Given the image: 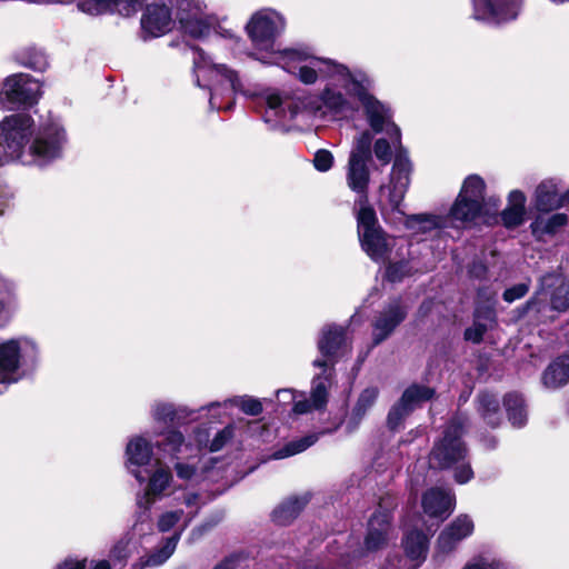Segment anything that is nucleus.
I'll use <instances>...</instances> for the list:
<instances>
[{"label":"nucleus","mask_w":569,"mask_h":569,"mask_svg":"<svg viewBox=\"0 0 569 569\" xmlns=\"http://www.w3.org/2000/svg\"><path fill=\"white\" fill-rule=\"evenodd\" d=\"M280 58L287 64L296 62V70L291 73L303 84L312 86L320 79L325 81V87L318 94L319 109L325 113L345 118L353 112L351 97L358 100L360 98V90L353 79L369 78L365 71L351 70L343 63L317 57L312 52H289Z\"/></svg>","instance_id":"1"},{"label":"nucleus","mask_w":569,"mask_h":569,"mask_svg":"<svg viewBox=\"0 0 569 569\" xmlns=\"http://www.w3.org/2000/svg\"><path fill=\"white\" fill-rule=\"evenodd\" d=\"M67 143L63 127L56 121L33 132V119L26 113L6 117L0 122V161L44 166L61 157Z\"/></svg>","instance_id":"2"},{"label":"nucleus","mask_w":569,"mask_h":569,"mask_svg":"<svg viewBox=\"0 0 569 569\" xmlns=\"http://www.w3.org/2000/svg\"><path fill=\"white\" fill-rule=\"evenodd\" d=\"M286 20L273 9H261L254 12L246 26L247 33L254 47L256 59L266 64H276L288 72L296 70V62L287 64L280 56L289 52H311L307 48L276 49V39L284 31Z\"/></svg>","instance_id":"3"},{"label":"nucleus","mask_w":569,"mask_h":569,"mask_svg":"<svg viewBox=\"0 0 569 569\" xmlns=\"http://www.w3.org/2000/svg\"><path fill=\"white\" fill-rule=\"evenodd\" d=\"M463 432L465 421L461 418L453 419L430 453V465L439 469H453L455 480L461 485L473 478L471 466L466 461L468 451L461 440Z\"/></svg>","instance_id":"4"},{"label":"nucleus","mask_w":569,"mask_h":569,"mask_svg":"<svg viewBox=\"0 0 569 569\" xmlns=\"http://www.w3.org/2000/svg\"><path fill=\"white\" fill-rule=\"evenodd\" d=\"M392 147L396 149L397 153L389 180L380 187V194L393 210L400 212V206L410 186L412 163L407 152L402 150L401 143L395 147L391 139L390 141L386 138L377 139L373 144V153L382 164H387L391 161Z\"/></svg>","instance_id":"5"},{"label":"nucleus","mask_w":569,"mask_h":569,"mask_svg":"<svg viewBox=\"0 0 569 569\" xmlns=\"http://www.w3.org/2000/svg\"><path fill=\"white\" fill-rule=\"evenodd\" d=\"M357 231L361 249L377 263H386L396 246V238L379 226L376 211L365 200L358 202Z\"/></svg>","instance_id":"6"},{"label":"nucleus","mask_w":569,"mask_h":569,"mask_svg":"<svg viewBox=\"0 0 569 569\" xmlns=\"http://www.w3.org/2000/svg\"><path fill=\"white\" fill-rule=\"evenodd\" d=\"M397 531L391 523V515L387 510L376 511L368 521L367 535L362 546L356 540H350L349 550L341 553L343 566L351 565L355 560L366 558L387 548L397 540Z\"/></svg>","instance_id":"7"},{"label":"nucleus","mask_w":569,"mask_h":569,"mask_svg":"<svg viewBox=\"0 0 569 569\" xmlns=\"http://www.w3.org/2000/svg\"><path fill=\"white\" fill-rule=\"evenodd\" d=\"M38 357L37 343L29 337L19 336L0 342V383L17 382L24 370Z\"/></svg>","instance_id":"8"},{"label":"nucleus","mask_w":569,"mask_h":569,"mask_svg":"<svg viewBox=\"0 0 569 569\" xmlns=\"http://www.w3.org/2000/svg\"><path fill=\"white\" fill-rule=\"evenodd\" d=\"M353 80L357 88L360 90L359 102L361 103L366 121L372 132H383L392 140L395 147L400 144L401 131L393 121V111L391 107L370 93V89L372 87L371 78L358 77Z\"/></svg>","instance_id":"9"},{"label":"nucleus","mask_w":569,"mask_h":569,"mask_svg":"<svg viewBox=\"0 0 569 569\" xmlns=\"http://www.w3.org/2000/svg\"><path fill=\"white\" fill-rule=\"evenodd\" d=\"M548 300L553 310L565 311L569 308V277L556 272L543 276L539 290L527 302L526 309L540 313L546 310Z\"/></svg>","instance_id":"10"},{"label":"nucleus","mask_w":569,"mask_h":569,"mask_svg":"<svg viewBox=\"0 0 569 569\" xmlns=\"http://www.w3.org/2000/svg\"><path fill=\"white\" fill-rule=\"evenodd\" d=\"M176 14L184 32L194 38L206 36L213 23L203 0H179Z\"/></svg>","instance_id":"11"},{"label":"nucleus","mask_w":569,"mask_h":569,"mask_svg":"<svg viewBox=\"0 0 569 569\" xmlns=\"http://www.w3.org/2000/svg\"><path fill=\"white\" fill-rule=\"evenodd\" d=\"M126 467L128 471L140 482L146 481V473L156 461H161L153 456V446L146 437L137 435L129 439L126 451Z\"/></svg>","instance_id":"12"},{"label":"nucleus","mask_w":569,"mask_h":569,"mask_svg":"<svg viewBox=\"0 0 569 569\" xmlns=\"http://www.w3.org/2000/svg\"><path fill=\"white\" fill-rule=\"evenodd\" d=\"M41 94V84L29 74L20 73L8 77L1 86L0 99L9 104H32Z\"/></svg>","instance_id":"13"},{"label":"nucleus","mask_w":569,"mask_h":569,"mask_svg":"<svg viewBox=\"0 0 569 569\" xmlns=\"http://www.w3.org/2000/svg\"><path fill=\"white\" fill-rule=\"evenodd\" d=\"M194 61L196 82L201 87V81H213L226 86L228 91H237L239 89V80L237 73L224 64L213 63L203 50H197Z\"/></svg>","instance_id":"14"},{"label":"nucleus","mask_w":569,"mask_h":569,"mask_svg":"<svg viewBox=\"0 0 569 569\" xmlns=\"http://www.w3.org/2000/svg\"><path fill=\"white\" fill-rule=\"evenodd\" d=\"M318 348L325 359H316L315 367H332L336 360L350 351L346 330L336 325H328L321 330Z\"/></svg>","instance_id":"15"},{"label":"nucleus","mask_w":569,"mask_h":569,"mask_svg":"<svg viewBox=\"0 0 569 569\" xmlns=\"http://www.w3.org/2000/svg\"><path fill=\"white\" fill-rule=\"evenodd\" d=\"M436 391L425 385L413 383L402 393L400 400L391 408L388 415V425L391 429H397L402 420L410 415L421 403L433 398Z\"/></svg>","instance_id":"16"},{"label":"nucleus","mask_w":569,"mask_h":569,"mask_svg":"<svg viewBox=\"0 0 569 569\" xmlns=\"http://www.w3.org/2000/svg\"><path fill=\"white\" fill-rule=\"evenodd\" d=\"M521 0H473V17L489 23H503L516 19Z\"/></svg>","instance_id":"17"},{"label":"nucleus","mask_w":569,"mask_h":569,"mask_svg":"<svg viewBox=\"0 0 569 569\" xmlns=\"http://www.w3.org/2000/svg\"><path fill=\"white\" fill-rule=\"evenodd\" d=\"M407 311V306L400 299L389 302L373 321L372 345L378 346L385 341L405 320Z\"/></svg>","instance_id":"18"},{"label":"nucleus","mask_w":569,"mask_h":569,"mask_svg":"<svg viewBox=\"0 0 569 569\" xmlns=\"http://www.w3.org/2000/svg\"><path fill=\"white\" fill-rule=\"evenodd\" d=\"M475 523L468 515L456 517L439 535L437 539V553L448 555L453 551L462 540L473 533Z\"/></svg>","instance_id":"19"},{"label":"nucleus","mask_w":569,"mask_h":569,"mask_svg":"<svg viewBox=\"0 0 569 569\" xmlns=\"http://www.w3.org/2000/svg\"><path fill=\"white\" fill-rule=\"evenodd\" d=\"M322 372L315 377L310 399L295 402L293 411L298 415L323 409L328 402V390L331 387V367H320Z\"/></svg>","instance_id":"20"},{"label":"nucleus","mask_w":569,"mask_h":569,"mask_svg":"<svg viewBox=\"0 0 569 569\" xmlns=\"http://www.w3.org/2000/svg\"><path fill=\"white\" fill-rule=\"evenodd\" d=\"M561 181L557 178L542 180L533 193V207L538 212L547 213L561 208L565 201V194L560 193Z\"/></svg>","instance_id":"21"},{"label":"nucleus","mask_w":569,"mask_h":569,"mask_svg":"<svg viewBox=\"0 0 569 569\" xmlns=\"http://www.w3.org/2000/svg\"><path fill=\"white\" fill-rule=\"evenodd\" d=\"M148 485L144 491V507L149 509L156 499L161 498L166 490L170 487L172 475L168 466L162 461H156L150 468V472L146 473Z\"/></svg>","instance_id":"22"},{"label":"nucleus","mask_w":569,"mask_h":569,"mask_svg":"<svg viewBox=\"0 0 569 569\" xmlns=\"http://www.w3.org/2000/svg\"><path fill=\"white\" fill-rule=\"evenodd\" d=\"M173 23L170 10L166 6H148L141 18L142 31L152 38L161 37L169 32Z\"/></svg>","instance_id":"23"},{"label":"nucleus","mask_w":569,"mask_h":569,"mask_svg":"<svg viewBox=\"0 0 569 569\" xmlns=\"http://www.w3.org/2000/svg\"><path fill=\"white\" fill-rule=\"evenodd\" d=\"M422 508L432 518H447L455 508V496L447 490L432 488L422 497Z\"/></svg>","instance_id":"24"},{"label":"nucleus","mask_w":569,"mask_h":569,"mask_svg":"<svg viewBox=\"0 0 569 569\" xmlns=\"http://www.w3.org/2000/svg\"><path fill=\"white\" fill-rule=\"evenodd\" d=\"M370 181V172L368 168V161L349 159L347 168V184L348 187L361 196V200L367 203V189Z\"/></svg>","instance_id":"25"},{"label":"nucleus","mask_w":569,"mask_h":569,"mask_svg":"<svg viewBox=\"0 0 569 569\" xmlns=\"http://www.w3.org/2000/svg\"><path fill=\"white\" fill-rule=\"evenodd\" d=\"M542 385L547 389H558L569 382V355L556 358L545 369L541 377Z\"/></svg>","instance_id":"26"},{"label":"nucleus","mask_w":569,"mask_h":569,"mask_svg":"<svg viewBox=\"0 0 569 569\" xmlns=\"http://www.w3.org/2000/svg\"><path fill=\"white\" fill-rule=\"evenodd\" d=\"M525 193L520 190H512L508 196V204L501 212V220L506 228H516L525 221L526 216Z\"/></svg>","instance_id":"27"},{"label":"nucleus","mask_w":569,"mask_h":569,"mask_svg":"<svg viewBox=\"0 0 569 569\" xmlns=\"http://www.w3.org/2000/svg\"><path fill=\"white\" fill-rule=\"evenodd\" d=\"M310 500V493L292 496L281 502L272 512L273 520L282 526L296 519Z\"/></svg>","instance_id":"28"},{"label":"nucleus","mask_w":569,"mask_h":569,"mask_svg":"<svg viewBox=\"0 0 569 569\" xmlns=\"http://www.w3.org/2000/svg\"><path fill=\"white\" fill-rule=\"evenodd\" d=\"M402 546L406 556L419 566L427 557L429 549L428 537L418 530H411L405 533Z\"/></svg>","instance_id":"29"},{"label":"nucleus","mask_w":569,"mask_h":569,"mask_svg":"<svg viewBox=\"0 0 569 569\" xmlns=\"http://www.w3.org/2000/svg\"><path fill=\"white\" fill-rule=\"evenodd\" d=\"M567 222L568 217L566 213H553L549 217L539 214L531 222L530 229L537 240H542L546 236L555 234Z\"/></svg>","instance_id":"30"},{"label":"nucleus","mask_w":569,"mask_h":569,"mask_svg":"<svg viewBox=\"0 0 569 569\" xmlns=\"http://www.w3.org/2000/svg\"><path fill=\"white\" fill-rule=\"evenodd\" d=\"M482 210L483 207L475 200L468 201L458 196L450 208L448 217L452 222L466 224L473 222L482 213Z\"/></svg>","instance_id":"31"},{"label":"nucleus","mask_w":569,"mask_h":569,"mask_svg":"<svg viewBox=\"0 0 569 569\" xmlns=\"http://www.w3.org/2000/svg\"><path fill=\"white\" fill-rule=\"evenodd\" d=\"M258 550L256 548H243L228 553L214 569H246L256 565Z\"/></svg>","instance_id":"32"},{"label":"nucleus","mask_w":569,"mask_h":569,"mask_svg":"<svg viewBox=\"0 0 569 569\" xmlns=\"http://www.w3.org/2000/svg\"><path fill=\"white\" fill-rule=\"evenodd\" d=\"M509 422L521 428L527 423L528 412L523 398L518 393H508L503 400Z\"/></svg>","instance_id":"33"},{"label":"nucleus","mask_w":569,"mask_h":569,"mask_svg":"<svg viewBox=\"0 0 569 569\" xmlns=\"http://www.w3.org/2000/svg\"><path fill=\"white\" fill-rule=\"evenodd\" d=\"M378 397V389L375 387L366 388L360 396L351 411L348 426L355 429L359 426L369 409L373 406Z\"/></svg>","instance_id":"34"},{"label":"nucleus","mask_w":569,"mask_h":569,"mask_svg":"<svg viewBox=\"0 0 569 569\" xmlns=\"http://www.w3.org/2000/svg\"><path fill=\"white\" fill-rule=\"evenodd\" d=\"M485 190H486V182L485 180L478 176V174H470L468 176L461 186V189L459 191V197L465 198V200L468 201H476L481 207L485 206Z\"/></svg>","instance_id":"35"},{"label":"nucleus","mask_w":569,"mask_h":569,"mask_svg":"<svg viewBox=\"0 0 569 569\" xmlns=\"http://www.w3.org/2000/svg\"><path fill=\"white\" fill-rule=\"evenodd\" d=\"M447 218L433 214H415L406 220V226L415 232H429L446 227Z\"/></svg>","instance_id":"36"},{"label":"nucleus","mask_w":569,"mask_h":569,"mask_svg":"<svg viewBox=\"0 0 569 569\" xmlns=\"http://www.w3.org/2000/svg\"><path fill=\"white\" fill-rule=\"evenodd\" d=\"M317 441H318L317 433L307 435L305 437H301L300 439L292 440V441L288 442L281 449L273 452L272 457L274 459H284V458L298 455L300 452H303L308 448H310Z\"/></svg>","instance_id":"37"},{"label":"nucleus","mask_w":569,"mask_h":569,"mask_svg":"<svg viewBox=\"0 0 569 569\" xmlns=\"http://www.w3.org/2000/svg\"><path fill=\"white\" fill-rule=\"evenodd\" d=\"M317 441H318L317 433L307 435L305 437H301L300 439L292 440V441L288 442L281 449L273 452L272 457L274 459H284V458L298 455L300 452H303L308 448H310Z\"/></svg>","instance_id":"38"},{"label":"nucleus","mask_w":569,"mask_h":569,"mask_svg":"<svg viewBox=\"0 0 569 569\" xmlns=\"http://www.w3.org/2000/svg\"><path fill=\"white\" fill-rule=\"evenodd\" d=\"M17 308L14 284L0 276V317L10 316Z\"/></svg>","instance_id":"39"},{"label":"nucleus","mask_w":569,"mask_h":569,"mask_svg":"<svg viewBox=\"0 0 569 569\" xmlns=\"http://www.w3.org/2000/svg\"><path fill=\"white\" fill-rule=\"evenodd\" d=\"M479 410L491 427H497L500 423L499 401L493 395L483 392L479 396Z\"/></svg>","instance_id":"40"},{"label":"nucleus","mask_w":569,"mask_h":569,"mask_svg":"<svg viewBox=\"0 0 569 569\" xmlns=\"http://www.w3.org/2000/svg\"><path fill=\"white\" fill-rule=\"evenodd\" d=\"M179 539L180 533H176L172 537L168 538L160 549L156 550L154 552L150 553L147 557L144 566L158 567L163 565L172 556Z\"/></svg>","instance_id":"41"},{"label":"nucleus","mask_w":569,"mask_h":569,"mask_svg":"<svg viewBox=\"0 0 569 569\" xmlns=\"http://www.w3.org/2000/svg\"><path fill=\"white\" fill-rule=\"evenodd\" d=\"M136 545L130 535L120 538L110 550V558L113 566L123 565L124 561L131 556Z\"/></svg>","instance_id":"42"},{"label":"nucleus","mask_w":569,"mask_h":569,"mask_svg":"<svg viewBox=\"0 0 569 569\" xmlns=\"http://www.w3.org/2000/svg\"><path fill=\"white\" fill-rule=\"evenodd\" d=\"M372 133L368 130L361 132L355 141L349 159L366 160L371 158Z\"/></svg>","instance_id":"43"},{"label":"nucleus","mask_w":569,"mask_h":569,"mask_svg":"<svg viewBox=\"0 0 569 569\" xmlns=\"http://www.w3.org/2000/svg\"><path fill=\"white\" fill-rule=\"evenodd\" d=\"M496 292L490 289H480L478 291V302L476 308L481 309L483 319L488 322L495 320Z\"/></svg>","instance_id":"44"},{"label":"nucleus","mask_w":569,"mask_h":569,"mask_svg":"<svg viewBox=\"0 0 569 569\" xmlns=\"http://www.w3.org/2000/svg\"><path fill=\"white\" fill-rule=\"evenodd\" d=\"M91 566L92 569H110L111 563L109 560L102 559L99 561H88L87 558L79 557H68L63 560V562L59 566L58 569H86L87 566Z\"/></svg>","instance_id":"45"},{"label":"nucleus","mask_w":569,"mask_h":569,"mask_svg":"<svg viewBox=\"0 0 569 569\" xmlns=\"http://www.w3.org/2000/svg\"><path fill=\"white\" fill-rule=\"evenodd\" d=\"M266 102L268 108L274 111L276 116L284 114L287 109L290 111L291 116L297 112L296 109H292V101L278 92L267 94Z\"/></svg>","instance_id":"46"},{"label":"nucleus","mask_w":569,"mask_h":569,"mask_svg":"<svg viewBox=\"0 0 569 569\" xmlns=\"http://www.w3.org/2000/svg\"><path fill=\"white\" fill-rule=\"evenodd\" d=\"M112 0H80L78 8L90 16L111 13Z\"/></svg>","instance_id":"47"},{"label":"nucleus","mask_w":569,"mask_h":569,"mask_svg":"<svg viewBox=\"0 0 569 569\" xmlns=\"http://www.w3.org/2000/svg\"><path fill=\"white\" fill-rule=\"evenodd\" d=\"M502 563L489 551L476 555L463 569H495Z\"/></svg>","instance_id":"48"},{"label":"nucleus","mask_w":569,"mask_h":569,"mask_svg":"<svg viewBox=\"0 0 569 569\" xmlns=\"http://www.w3.org/2000/svg\"><path fill=\"white\" fill-rule=\"evenodd\" d=\"M228 402L239 407L244 413L250 416H258L262 412V403L258 399L252 397H236L231 400L226 401L224 405H227Z\"/></svg>","instance_id":"49"},{"label":"nucleus","mask_w":569,"mask_h":569,"mask_svg":"<svg viewBox=\"0 0 569 569\" xmlns=\"http://www.w3.org/2000/svg\"><path fill=\"white\" fill-rule=\"evenodd\" d=\"M159 447H163V450L169 451L171 455H178L182 451V448H187L184 439L181 432L171 430L166 435L162 443L158 442Z\"/></svg>","instance_id":"50"},{"label":"nucleus","mask_w":569,"mask_h":569,"mask_svg":"<svg viewBox=\"0 0 569 569\" xmlns=\"http://www.w3.org/2000/svg\"><path fill=\"white\" fill-rule=\"evenodd\" d=\"M475 318H476V320H475L473 326L468 328L465 331V338L469 341L477 343V342L481 341L483 333L486 332L488 326L486 323L481 322V320H485V319H483V315L481 313L480 308H476Z\"/></svg>","instance_id":"51"},{"label":"nucleus","mask_w":569,"mask_h":569,"mask_svg":"<svg viewBox=\"0 0 569 569\" xmlns=\"http://www.w3.org/2000/svg\"><path fill=\"white\" fill-rule=\"evenodd\" d=\"M151 413L154 421L164 425L172 422L176 417L173 405L168 402H156L151 408Z\"/></svg>","instance_id":"52"},{"label":"nucleus","mask_w":569,"mask_h":569,"mask_svg":"<svg viewBox=\"0 0 569 569\" xmlns=\"http://www.w3.org/2000/svg\"><path fill=\"white\" fill-rule=\"evenodd\" d=\"M140 8L139 0H112L111 13L129 17Z\"/></svg>","instance_id":"53"},{"label":"nucleus","mask_w":569,"mask_h":569,"mask_svg":"<svg viewBox=\"0 0 569 569\" xmlns=\"http://www.w3.org/2000/svg\"><path fill=\"white\" fill-rule=\"evenodd\" d=\"M411 272V268L407 261H399L396 263H390L387 267L386 276L388 280L392 282H397L402 280L406 276H409Z\"/></svg>","instance_id":"54"},{"label":"nucleus","mask_w":569,"mask_h":569,"mask_svg":"<svg viewBox=\"0 0 569 569\" xmlns=\"http://www.w3.org/2000/svg\"><path fill=\"white\" fill-rule=\"evenodd\" d=\"M181 517H182L181 510L167 511V512L162 513L158 520V529L161 532L169 531L181 520Z\"/></svg>","instance_id":"55"},{"label":"nucleus","mask_w":569,"mask_h":569,"mask_svg":"<svg viewBox=\"0 0 569 569\" xmlns=\"http://www.w3.org/2000/svg\"><path fill=\"white\" fill-rule=\"evenodd\" d=\"M333 163V156L329 150L320 149L313 158V166L320 172L328 171Z\"/></svg>","instance_id":"56"},{"label":"nucleus","mask_w":569,"mask_h":569,"mask_svg":"<svg viewBox=\"0 0 569 569\" xmlns=\"http://www.w3.org/2000/svg\"><path fill=\"white\" fill-rule=\"evenodd\" d=\"M528 291H529V286L527 283H518V284L505 290L503 300L508 303H511V302L525 297Z\"/></svg>","instance_id":"57"},{"label":"nucleus","mask_w":569,"mask_h":569,"mask_svg":"<svg viewBox=\"0 0 569 569\" xmlns=\"http://www.w3.org/2000/svg\"><path fill=\"white\" fill-rule=\"evenodd\" d=\"M231 437L232 429L229 427L219 431L210 443V451H219Z\"/></svg>","instance_id":"58"},{"label":"nucleus","mask_w":569,"mask_h":569,"mask_svg":"<svg viewBox=\"0 0 569 569\" xmlns=\"http://www.w3.org/2000/svg\"><path fill=\"white\" fill-rule=\"evenodd\" d=\"M174 470L177 472V476L183 480L192 479L197 472L194 466L186 462H177L174 465Z\"/></svg>","instance_id":"59"},{"label":"nucleus","mask_w":569,"mask_h":569,"mask_svg":"<svg viewBox=\"0 0 569 569\" xmlns=\"http://www.w3.org/2000/svg\"><path fill=\"white\" fill-rule=\"evenodd\" d=\"M210 90H211V94H210L209 103L212 109H217V110L230 109V104L222 106L221 103L218 102V89L216 87H211Z\"/></svg>","instance_id":"60"},{"label":"nucleus","mask_w":569,"mask_h":569,"mask_svg":"<svg viewBox=\"0 0 569 569\" xmlns=\"http://www.w3.org/2000/svg\"><path fill=\"white\" fill-rule=\"evenodd\" d=\"M199 496L197 493H187L184 497V503L187 507H198Z\"/></svg>","instance_id":"61"},{"label":"nucleus","mask_w":569,"mask_h":569,"mask_svg":"<svg viewBox=\"0 0 569 569\" xmlns=\"http://www.w3.org/2000/svg\"><path fill=\"white\" fill-rule=\"evenodd\" d=\"M277 397L280 400H286L287 398H293V392L289 389H282L277 391Z\"/></svg>","instance_id":"62"},{"label":"nucleus","mask_w":569,"mask_h":569,"mask_svg":"<svg viewBox=\"0 0 569 569\" xmlns=\"http://www.w3.org/2000/svg\"><path fill=\"white\" fill-rule=\"evenodd\" d=\"M489 202H492V204L497 207L499 201L495 198H490Z\"/></svg>","instance_id":"63"},{"label":"nucleus","mask_w":569,"mask_h":569,"mask_svg":"<svg viewBox=\"0 0 569 569\" xmlns=\"http://www.w3.org/2000/svg\"><path fill=\"white\" fill-rule=\"evenodd\" d=\"M565 194V201L569 202V188H568V191L563 193Z\"/></svg>","instance_id":"64"}]
</instances>
